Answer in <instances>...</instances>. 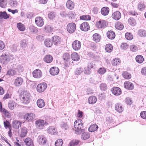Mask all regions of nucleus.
Wrapping results in <instances>:
<instances>
[{
  "label": "nucleus",
  "instance_id": "nucleus-1",
  "mask_svg": "<svg viewBox=\"0 0 146 146\" xmlns=\"http://www.w3.org/2000/svg\"><path fill=\"white\" fill-rule=\"evenodd\" d=\"M108 24V22L106 20L100 19L96 22V27L98 29L102 30L107 27Z\"/></svg>",
  "mask_w": 146,
  "mask_h": 146
},
{
  "label": "nucleus",
  "instance_id": "nucleus-2",
  "mask_svg": "<svg viewBox=\"0 0 146 146\" xmlns=\"http://www.w3.org/2000/svg\"><path fill=\"white\" fill-rule=\"evenodd\" d=\"M21 98L23 103L27 104H29L31 101V95L30 93L27 92H23L21 96Z\"/></svg>",
  "mask_w": 146,
  "mask_h": 146
},
{
  "label": "nucleus",
  "instance_id": "nucleus-3",
  "mask_svg": "<svg viewBox=\"0 0 146 146\" xmlns=\"http://www.w3.org/2000/svg\"><path fill=\"white\" fill-rule=\"evenodd\" d=\"M64 64L66 67L69 66L72 61L70 59V55L68 53H65L63 55Z\"/></svg>",
  "mask_w": 146,
  "mask_h": 146
},
{
  "label": "nucleus",
  "instance_id": "nucleus-4",
  "mask_svg": "<svg viewBox=\"0 0 146 146\" xmlns=\"http://www.w3.org/2000/svg\"><path fill=\"white\" fill-rule=\"evenodd\" d=\"M35 117V115L34 113L29 112L25 114L23 118L25 121L30 122L33 121Z\"/></svg>",
  "mask_w": 146,
  "mask_h": 146
},
{
  "label": "nucleus",
  "instance_id": "nucleus-5",
  "mask_svg": "<svg viewBox=\"0 0 146 146\" xmlns=\"http://www.w3.org/2000/svg\"><path fill=\"white\" fill-rule=\"evenodd\" d=\"M76 24L73 22L68 23L66 26L67 31L70 33H72L76 31Z\"/></svg>",
  "mask_w": 146,
  "mask_h": 146
},
{
  "label": "nucleus",
  "instance_id": "nucleus-6",
  "mask_svg": "<svg viewBox=\"0 0 146 146\" xmlns=\"http://www.w3.org/2000/svg\"><path fill=\"white\" fill-rule=\"evenodd\" d=\"M35 123L36 126L40 129H42L45 125H47L48 124L47 122L41 119L36 121Z\"/></svg>",
  "mask_w": 146,
  "mask_h": 146
},
{
  "label": "nucleus",
  "instance_id": "nucleus-7",
  "mask_svg": "<svg viewBox=\"0 0 146 146\" xmlns=\"http://www.w3.org/2000/svg\"><path fill=\"white\" fill-rule=\"evenodd\" d=\"M47 87V85L46 83H41L38 85L36 87L37 91L39 93L42 92L45 90Z\"/></svg>",
  "mask_w": 146,
  "mask_h": 146
},
{
  "label": "nucleus",
  "instance_id": "nucleus-8",
  "mask_svg": "<svg viewBox=\"0 0 146 146\" xmlns=\"http://www.w3.org/2000/svg\"><path fill=\"white\" fill-rule=\"evenodd\" d=\"M81 43L78 40H75L73 41L72 44V48L75 51L79 50L81 48Z\"/></svg>",
  "mask_w": 146,
  "mask_h": 146
},
{
  "label": "nucleus",
  "instance_id": "nucleus-9",
  "mask_svg": "<svg viewBox=\"0 0 146 146\" xmlns=\"http://www.w3.org/2000/svg\"><path fill=\"white\" fill-rule=\"evenodd\" d=\"M83 126L82 121L80 119L76 120L74 123V127L75 129L77 130H80Z\"/></svg>",
  "mask_w": 146,
  "mask_h": 146
},
{
  "label": "nucleus",
  "instance_id": "nucleus-10",
  "mask_svg": "<svg viewBox=\"0 0 146 146\" xmlns=\"http://www.w3.org/2000/svg\"><path fill=\"white\" fill-rule=\"evenodd\" d=\"M80 27L82 31H87L89 30L90 26L88 22H84L81 24Z\"/></svg>",
  "mask_w": 146,
  "mask_h": 146
},
{
  "label": "nucleus",
  "instance_id": "nucleus-11",
  "mask_svg": "<svg viewBox=\"0 0 146 146\" xmlns=\"http://www.w3.org/2000/svg\"><path fill=\"white\" fill-rule=\"evenodd\" d=\"M23 79L22 78L18 77L14 80V84L17 87H19L23 84Z\"/></svg>",
  "mask_w": 146,
  "mask_h": 146
},
{
  "label": "nucleus",
  "instance_id": "nucleus-12",
  "mask_svg": "<svg viewBox=\"0 0 146 146\" xmlns=\"http://www.w3.org/2000/svg\"><path fill=\"white\" fill-rule=\"evenodd\" d=\"M35 22L36 24L38 27H41L44 25L43 19L41 17H36L35 18Z\"/></svg>",
  "mask_w": 146,
  "mask_h": 146
},
{
  "label": "nucleus",
  "instance_id": "nucleus-13",
  "mask_svg": "<svg viewBox=\"0 0 146 146\" xmlns=\"http://www.w3.org/2000/svg\"><path fill=\"white\" fill-rule=\"evenodd\" d=\"M111 92L114 95L117 96L120 95L121 93V89L119 87H114L112 88Z\"/></svg>",
  "mask_w": 146,
  "mask_h": 146
},
{
  "label": "nucleus",
  "instance_id": "nucleus-14",
  "mask_svg": "<svg viewBox=\"0 0 146 146\" xmlns=\"http://www.w3.org/2000/svg\"><path fill=\"white\" fill-rule=\"evenodd\" d=\"M46 138L42 135H40L38 137L37 141L40 145H44L46 143Z\"/></svg>",
  "mask_w": 146,
  "mask_h": 146
},
{
  "label": "nucleus",
  "instance_id": "nucleus-15",
  "mask_svg": "<svg viewBox=\"0 0 146 146\" xmlns=\"http://www.w3.org/2000/svg\"><path fill=\"white\" fill-rule=\"evenodd\" d=\"M124 86L125 88L129 90H132L134 88L133 84L129 81H126L124 82Z\"/></svg>",
  "mask_w": 146,
  "mask_h": 146
},
{
  "label": "nucleus",
  "instance_id": "nucleus-16",
  "mask_svg": "<svg viewBox=\"0 0 146 146\" xmlns=\"http://www.w3.org/2000/svg\"><path fill=\"white\" fill-rule=\"evenodd\" d=\"M22 124L21 122L19 120H14L12 123L13 127L15 129H18L20 127Z\"/></svg>",
  "mask_w": 146,
  "mask_h": 146
},
{
  "label": "nucleus",
  "instance_id": "nucleus-17",
  "mask_svg": "<svg viewBox=\"0 0 146 146\" xmlns=\"http://www.w3.org/2000/svg\"><path fill=\"white\" fill-rule=\"evenodd\" d=\"M33 76L36 78H39L42 76V72L40 70L37 69L35 70L33 72Z\"/></svg>",
  "mask_w": 146,
  "mask_h": 146
},
{
  "label": "nucleus",
  "instance_id": "nucleus-18",
  "mask_svg": "<svg viewBox=\"0 0 146 146\" xmlns=\"http://www.w3.org/2000/svg\"><path fill=\"white\" fill-rule=\"evenodd\" d=\"M121 17V14L118 11L114 12L112 14V17L115 20H118Z\"/></svg>",
  "mask_w": 146,
  "mask_h": 146
},
{
  "label": "nucleus",
  "instance_id": "nucleus-19",
  "mask_svg": "<svg viewBox=\"0 0 146 146\" xmlns=\"http://www.w3.org/2000/svg\"><path fill=\"white\" fill-rule=\"evenodd\" d=\"M59 69L56 67H52L50 70V73L53 76L57 75L59 73Z\"/></svg>",
  "mask_w": 146,
  "mask_h": 146
},
{
  "label": "nucleus",
  "instance_id": "nucleus-20",
  "mask_svg": "<svg viewBox=\"0 0 146 146\" xmlns=\"http://www.w3.org/2000/svg\"><path fill=\"white\" fill-rule=\"evenodd\" d=\"M66 7L68 9L71 10L74 9L75 4L74 2L71 0L67 1L66 3Z\"/></svg>",
  "mask_w": 146,
  "mask_h": 146
},
{
  "label": "nucleus",
  "instance_id": "nucleus-21",
  "mask_svg": "<svg viewBox=\"0 0 146 146\" xmlns=\"http://www.w3.org/2000/svg\"><path fill=\"white\" fill-rule=\"evenodd\" d=\"M24 143L27 146H34L33 141L31 138H26L24 140Z\"/></svg>",
  "mask_w": 146,
  "mask_h": 146
},
{
  "label": "nucleus",
  "instance_id": "nucleus-22",
  "mask_svg": "<svg viewBox=\"0 0 146 146\" xmlns=\"http://www.w3.org/2000/svg\"><path fill=\"white\" fill-rule=\"evenodd\" d=\"M52 42L55 45H58L61 41V38L58 36H54L52 38Z\"/></svg>",
  "mask_w": 146,
  "mask_h": 146
},
{
  "label": "nucleus",
  "instance_id": "nucleus-23",
  "mask_svg": "<svg viewBox=\"0 0 146 146\" xmlns=\"http://www.w3.org/2000/svg\"><path fill=\"white\" fill-rule=\"evenodd\" d=\"M71 57L72 59L73 60L76 61H78L80 58V56L79 54L76 52L72 53L71 55Z\"/></svg>",
  "mask_w": 146,
  "mask_h": 146
},
{
  "label": "nucleus",
  "instance_id": "nucleus-24",
  "mask_svg": "<svg viewBox=\"0 0 146 146\" xmlns=\"http://www.w3.org/2000/svg\"><path fill=\"white\" fill-rule=\"evenodd\" d=\"M109 11V8L108 7H104L101 9V14L104 16L107 15Z\"/></svg>",
  "mask_w": 146,
  "mask_h": 146
},
{
  "label": "nucleus",
  "instance_id": "nucleus-25",
  "mask_svg": "<svg viewBox=\"0 0 146 146\" xmlns=\"http://www.w3.org/2000/svg\"><path fill=\"white\" fill-rule=\"evenodd\" d=\"M107 37L111 40L113 39L115 37V33L112 31H108L106 33Z\"/></svg>",
  "mask_w": 146,
  "mask_h": 146
},
{
  "label": "nucleus",
  "instance_id": "nucleus-26",
  "mask_svg": "<svg viewBox=\"0 0 146 146\" xmlns=\"http://www.w3.org/2000/svg\"><path fill=\"white\" fill-rule=\"evenodd\" d=\"M53 57L50 55H46L44 58V61L46 62L49 63H51L53 60Z\"/></svg>",
  "mask_w": 146,
  "mask_h": 146
},
{
  "label": "nucleus",
  "instance_id": "nucleus-27",
  "mask_svg": "<svg viewBox=\"0 0 146 146\" xmlns=\"http://www.w3.org/2000/svg\"><path fill=\"white\" fill-rule=\"evenodd\" d=\"M48 133L52 135H55L57 133V129L53 127H50L48 130Z\"/></svg>",
  "mask_w": 146,
  "mask_h": 146
},
{
  "label": "nucleus",
  "instance_id": "nucleus-28",
  "mask_svg": "<svg viewBox=\"0 0 146 146\" xmlns=\"http://www.w3.org/2000/svg\"><path fill=\"white\" fill-rule=\"evenodd\" d=\"M115 110L117 112L121 113L123 110V108L121 104L120 103H117L115 105Z\"/></svg>",
  "mask_w": 146,
  "mask_h": 146
},
{
  "label": "nucleus",
  "instance_id": "nucleus-29",
  "mask_svg": "<svg viewBox=\"0 0 146 146\" xmlns=\"http://www.w3.org/2000/svg\"><path fill=\"white\" fill-rule=\"evenodd\" d=\"M36 104L38 107L40 108H43L45 106V103L42 99H39L37 101Z\"/></svg>",
  "mask_w": 146,
  "mask_h": 146
},
{
  "label": "nucleus",
  "instance_id": "nucleus-30",
  "mask_svg": "<svg viewBox=\"0 0 146 146\" xmlns=\"http://www.w3.org/2000/svg\"><path fill=\"white\" fill-rule=\"evenodd\" d=\"M17 105V103L14 101H10L8 104V106L9 109L11 110H13Z\"/></svg>",
  "mask_w": 146,
  "mask_h": 146
},
{
  "label": "nucleus",
  "instance_id": "nucleus-31",
  "mask_svg": "<svg viewBox=\"0 0 146 146\" xmlns=\"http://www.w3.org/2000/svg\"><path fill=\"white\" fill-rule=\"evenodd\" d=\"M121 62L120 60L118 58H115L111 60V64L113 66L119 65Z\"/></svg>",
  "mask_w": 146,
  "mask_h": 146
},
{
  "label": "nucleus",
  "instance_id": "nucleus-32",
  "mask_svg": "<svg viewBox=\"0 0 146 146\" xmlns=\"http://www.w3.org/2000/svg\"><path fill=\"white\" fill-rule=\"evenodd\" d=\"M146 7L145 5L144 2L141 1L137 5L138 9L140 11L144 10Z\"/></svg>",
  "mask_w": 146,
  "mask_h": 146
},
{
  "label": "nucleus",
  "instance_id": "nucleus-33",
  "mask_svg": "<svg viewBox=\"0 0 146 146\" xmlns=\"http://www.w3.org/2000/svg\"><path fill=\"white\" fill-rule=\"evenodd\" d=\"M97 100L96 97L92 96L90 97L88 99V103L90 104H93L95 103Z\"/></svg>",
  "mask_w": 146,
  "mask_h": 146
},
{
  "label": "nucleus",
  "instance_id": "nucleus-34",
  "mask_svg": "<svg viewBox=\"0 0 146 146\" xmlns=\"http://www.w3.org/2000/svg\"><path fill=\"white\" fill-rule=\"evenodd\" d=\"M27 133V129L25 127L22 128L19 133L20 136L21 137H25Z\"/></svg>",
  "mask_w": 146,
  "mask_h": 146
},
{
  "label": "nucleus",
  "instance_id": "nucleus-35",
  "mask_svg": "<svg viewBox=\"0 0 146 146\" xmlns=\"http://www.w3.org/2000/svg\"><path fill=\"white\" fill-rule=\"evenodd\" d=\"M93 40L96 42H99L101 39V36L97 33L94 34L93 35Z\"/></svg>",
  "mask_w": 146,
  "mask_h": 146
},
{
  "label": "nucleus",
  "instance_id": "nucleus-36",
  "mask_svg": "<svg viewBox=\"0 0 146 146\" xmlns=\"http://www.w3.org/2000/svg\"><path fill=\"white\" fill-rule=\"evenodd\" d=\"M10 17L9 14H7L5 11L0 12V19H8Z\"/></svg>",
  "mask_w": 146,
  "mask_h": 146
},
{
  "label": "nucleus",
  "instance_id": "nucleus-37",
  "mask_svg": "<svg viewBox=\"0 0 146 146\" xmlns=\"http://www.w3.org/2000/svg\"><path fill=\"white\" fill-rule=\"evenodd\" d=\"M98 126L96 124L91 125L88 128V131L90 132H94L96 131L98 129Z\"/></svg>",
  "mask_w": 146,
  "mask_h": 146
},
{
  "label": "nucleus",
  "instance_id": "nucleus-38",
  "mask_svg": "<svg viewBox=\"0 0 146 146\" xmlns=\"http://www.w3.org/2000/svg\"><path fill=\"white\" fill-rule=\"evenodd\" d=\"M81 142L80 140L77 139H73L71 141L69 145L70 146H75L79 145Z\"/></svg>",
  "mask_w": 146,
  "mask_h": 146
},
{
  "label": "nucleus",
  "instance_id": "nucleus-39",
  "mask_svg": "<svg viewBox=\"0 0 146 146\" xmlns=\"http://www.w3.org/2000/svg\"><path fill=\"white\" fill-rule=\"evenodd\" d=\"M136 61L139 63H142L144 61V59L143 57L141 55H137L135 57Z\"/></svg>",
  "mask_w": 146,
  "mask_h": 146
},
{
  "label": "nucleus",
  "instance_id": "nucleus-40",
  "mask_svg": "<svg viewBox=\"0 0 146 146\" xmlns=\"http://www.w3.org/2000/svg\"><path fill=\"white\" fill-rule=\"evenodd\" d=\"M17 74L16 71L13 69H9L7 71L6 75L9 76L15 75Z\"/></svg>",
  "mask_w": 146,
  "mask_h": 146
},
{
  "label": "nucleus",
  "instance_id": "nucleus-41",
  "mask_svg": "<svg viewBox=\"0 0 146 146\" xmlns=\"http://www.w3.org/2000/svg\"><path fill=\"white\" fill-rule=\"evenodd\" d=\"M116 28L119 30H121L124 28V26L123 24L120 22H117L115 25Z\"/></svg>",
  "mask_w": 146,
  "mask_h": 146
},
{
  "label": "nucleus",
  "instance_id": "nucleus-42",
  "mask_svg": "<svg viewBox=\"0 0 146 146\" xmlns=\"http://www.w3.org/2000/svg\"><path fill=\"white\" fill-rule=\"evenodd\" d=\"M17 27L19 30L21 31H24L25 29V25L21 23H17Z\"/></svg>",
  "mask_w": 146,
  "mask_h": 146
},
{
  "label": "nucleus",
  "instance_id": "nucleus-43",
  "mask_svg": "<svg viewBox=\"0 0 146 146\" xmlns=\"http://www.w3.org/2000/svg\"><path fill=\"white\" fill-rule=\"evenodd\" d=\"M113 48L112 46L110 44H108L106 45L105 47L106 51L108 52H111Z\"/></svg>",
  "mask_w": 146,
  "mask_h": 146
},
{
  "label": "nucleus",
  "instance_id": "nucleus-44",
  "mask_svg": "<svg viewBox=\"0 0 146 146\" xmlns=\"http://www.w3.org/2000/svg\"><path fill=\"white\" fill-rule=\"evenodd\" d=\"M44 44L47 47H50L52 45V41L50 39H46L44 41Z\"/></svg>",
  "mask_w": 146,
  "mask_h": 146
},
{
  "label": "nucleus",
  "instance_id": "nucleus-45",
  "mask_svg": "<svg viewBox=\"0 0 146 146\" xmlns=\"http://www.w3.org/2000/svg\"><path fill=\"white\" fill-rule=\"evenodd\" d=\"M9 4L11 7H15L18 5V3L16 0H10Z\"/></svg>",
  "mask_w": 146,
  "mask_h": 146
},
{
  "label": "nucleus",
  "instance_id": "nucleus-46",
  "mask_svg": "<svg viewBox=\"0 0 146 146\" xmlns=\"http://www.w3.org/2000/svg\"><path fill=\"white\" fill-rule=\"evenodd\" d=\"M125 36L126 39L129 40H131L133 38V36L130 33H126L125 35Z\"/></svg>",
  "mask_w": 146,
  "mask_h": 146
},
{
  "label": "nucleus",
  "instance_id": "nucleus-47",
  "mask_svg": "<svg viewBox=\"0 0 146 146\" xmlns=\"http://www.w3.org/2000/svg\"><path fill=\"white\" fill-rule=\"evenodd\" d=\"M80 19L81 20L88 21L91 19V17L89 15H84L80 16Z\"/></svg>",
  "mask_w": 146,
  "mask_h": 146
},
{
  "label": "nucleus",
  "instance_id": "nucleus-48",
  "mask_svg": "<svg viewBox=\"0 0 146 146\" xmlns=\"http://www.w3.org/2000/svg\"><path fill=\"white\" fill-rule=\"evenodd\" d=\"M12 95V94L10 92H7L3 97V100H5L7 99H11V98Z\"/></svg>",
  "mask_w": 146,
  "mask_h": 146
},
{
  "label": "nucleus",
  "instance_id": "nucleus-49",
  "mask_svg": "<svg viewBox=\"0 0 146 146\" xmlns=\"http://www.w3.org/2000/svg\"><path fill=\"white\" fill-rule=\"evenodd\" d=\"M138 35L141 37L146 36V31L143 30H139L138 32Z\"/></svg>",
  "mask_w": 146,
  "mask_h": 146
},
{
  "label": "nucleus",
  "instance_id": "nucleus-50",
  "mask_svg": "<svg viewBox=\"0 0 146 146\" xmlns=\"http://www.w3.org/2000/svg\"><path fill=\"white\" fill-rule=\"evenodd\" d=\"M129 24L131 25L134 26L136 24V23L135 19L132 18H130L128 20Z\"/></svg>",
  "mask_w": 146,
  "mask_h": 146
},
{
  "label": "nucleus",
  "instance_id": "nucleus-51",
  "mask_svg": "<svg viewBox=\"0 0 146 146\" xmlns=\"http://www.w3.org/2000/svg\"><path fill=\"white\" fill-rule=\"evenodd\" d=\"M90 137V134L88 132H84L82 135V138L84 140L88 139Z\"/></svg>",
  "mask_w": 146,
  "mask_h": 146
},
{
  "label": "nucleus",
  "instance_id": "nucleus-52",
  "mask_svg": "<svg viewBox=\"0 0 146 146\" xmlns=\"http://www.w3.org/2000/svg\"><path fill=\"white\" fill-rule=\"evenodd\" d=\"M4 125L5 129L8 128L10 129L11 128L10 122L6 120L4 122Z\"/></svg>",
  "mask_w": 146,
  "mask_h": 146
},
{
  "label": "nucleus",
  "instance_id": "nucleus-53",
  "mask_svg": "<svg viewBox=\"0 0 146 146\" xmlns=\"http://www.w3.org/2000/svg\"><path fill=\"white\" fill-rule=\"evenodd\" d=\"M7 4V0H0V6L1 7L5 8Z\"/></svg>",
  "mask_w": 146,
  "mask_h": 146
},
{
  "label": "nucleus",
  "instance_id": "nucleus-54",
  "mask_svg": "<svg viewBox=\"0 0 146 146\" xmlns=\"http://www.w3.org/2000/svg\"><path fill=\"white\" fill-rule=\"evenodd\" d=\"M62 144V140L61 139H58L55 142V146H61Z\"/></svg>",
  "mask_w": 146,
  "mask_h": 146
},
{
  "label": "nucleus",
  "instance_id": "nucleus-55",
  "mask_svg": "<svg viewBox=\"0 0 146 146\" xmlns=\"http://www.w3.org/2000/svg\"><path fill=\"white\" fill-rule=\"evenodd\" d=\"M45 29L46 32H50L53 30V28L49 25H47L45 26Z\"/></svg>",
  "mask_w": 146,
  "mask_h": 146
},
{
  "label": "nucleus",
  "instance_id": "nucleus-56",
  "mask_svg": "<svg viewBox=\"0 0 146 146\" xmlns=\"http://www.w3.org/2000/svg\"><path fill=\"white\" fill-rule=\"evenodd\" d=\"M128 44L126 42L122 43L120 45V47L123 49H126L129 47Z\"/></svg>",
  "mask_w": 146,
  "mask_h": 146
},
{
  "label": "nucleus",
  "instance_id": "nucleus-57",
  "mask_svg": "<svg viewBox=\"0 0 146 146\" xmlns=\"http://www.w3.org/2000/svg\"><path fill=\"white\" fill-rule=\"evenodd\" d=\"M123 76L124 78L127 79H130L131 78V74L127 72H124L123 74Z\"/></svg>",
  "mask_w": 146,
  "mask_h": 146
},
{
  "label": "nucleus",
  "instance_id": "nucleus-58",
  "mask_svg": "<svg viewBox=\"0 0 146 146\" xmlns=\"http://www.w3.org/2000/svg\"><path fill=\"white\" fill-rule=\"evenodd\" d=\"M106 71V69L104 68H101L98 70V72L101 74H104Z\"/></svg>",
  "mask_w": 146,
  "mask_h": 146
},
{
  "label": "nucleus",
  "instance_id": "nucleus-59",
  "mask_svg": "<svg viewBox=\"0 0 146 146\" xmlns=\"http://www.w3.org/2000/svg\"><path fill=\"white\" fill-rule=\"evenodd\" d=\"M130 49L132 52H135L137 50V48L135 45L133 44L131 45Z\"/></svg>",
  "mask_w": 146,
  "mask_h": 146
},
{
  "label": "nucleus",
  "instance_id": "nucleus-60",
  "mask_svg": "<svg viewBox=\"0 0 146 146\" xmlns=\"http://www.w3.org/2000/svg\"><path fill=\"white\" fill-rule=\"evenodd\" d=\"M48 18L50 19H52L55 17L54 13L53 12H50L48 14Z\"/></svg>",
  "mask_w": 146,
  "mask_h": 146
},
{
  "label": "nucleus",
  "instance_id": "nucleus-61",
  "mask_svg": "<svg viewBox=\"0 0 146 146\" xmlns=\"http://www.w3.org/2000/svg\"><path fill=\"white\" fill-rule=\"evenodd\" d=\"M140 116L143 119H146V111H142L140 113Z\"/></svg>",
  "mask_w": 146,
  "mask_h": 146
},
{
  "label": "nucleus",
  "instance_id": "nucleus-62",
  "mask_svg": "<svg viewBox=\"0 0 146 146\" xmlns=\"http://www.w3.org/2000/svg\"><path fill=\"white\" fill-rule=\"evenodd\" d=\"M101 89L104 91L105 90L107 89V86L106 84H102L100 85Z\"/></svg>",
  "mask_w": 146,
  "mask_h": 146
},
{
  "label": "nucleus",
  "instance_id": "nucleus-63",
  "mask_svg": "<svg viewBox=\"0 0 146 146\" xmlns=\"http://www.w3.org/2000/svg\"><path fill=\"white\" fill-rule=\"evenodd\" d=\"M125 102L127 104L131 105L132 103V101L129 98H127L125 99Z\"/></svg>",
  "mask_w": 146,
  "mask_h": 146
},
{
  "label": "nucleus",
  "instance_id": "nucleus-64",
  "mask_svg": "<svg viewBox=\"0 0 146 146\" xmlns=\"http://www.w3.org/2000/svg\"><path fill=\"white\" fill-rule=\"evenodd\" d=\"M141 72L142 74L146 75V67H144L142 68Z\"/></svg>",
  "mask_w": 146,
  "mask_h": 146
}]
</instances>
